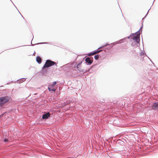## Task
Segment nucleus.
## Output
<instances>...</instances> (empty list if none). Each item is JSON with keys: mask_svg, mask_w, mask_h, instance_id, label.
<instances>
[{"mask_svg": "<svg viewBox=\"0 0 158 158\" xmlns=\"http://www.w3.org/2000/svg\"><path fill=\"white\" fill-rule=\"evenodd\" d=\"M10 99L8 96L0 98V106L2 107L4 105L7 103Z\"/></svg>", "mask_w": 158, "mask_h": 158, "instance_id": "1", "label": "nucleus"}, {"mask_svg": "<svg viewBox=\"0 0 158 158\" xmlns=\"http://www.w3.org/2000/svg\"><path fill=\"white\" fill-rule=\"evenodd\" d=\"M56 63L50 60H47L44 65L43 69H44L47 67H50L52 65H54Z\"/></svg>", "mask_w": 158, "mask_h": 158, "instance_id": "2", "label": "nucleus"}, {"mask_svg": "<svg viewBox=\"0 0 158 158\" xmlns=\"http://www.w3.org/2000/svg\"><path fill=\"white\" fill-rule=\"evenodd\" d=\"M56 84V82L55 81L53 82L52 84H51L48 85V89L49 91H56V89L54 88Z\"/></svg>", "mask_w": 158, "mask_h": 158, "instance_id": "3", "label": "nucleus"}, {"mask_svg": "<svg viewBox=\"0 0 158 158\" xmlns=\"http://www.w3.org/2000/svg\"><path fill=\"white\" fill-rule=\"evenodd\" d=\"M102 51V50H97V51H94L93 52H90V53H89L87 55L88 56H92V55H95L96 54H97V53H99L100 52H101Z\"/></svg>", "mask_w": 158, "mask_h": 158, "instance_id": "4", "label": "nucleus"}, {"mask_svg": "<svg viewBox=\"0 0 158 158\" xmlns=\"http://www.w3.org/2000/svg\"><path fill=\"white\" fill-rule=\"evenodd\" d=\"M50 114L49 112L44 114L42 116V118L43 119H47L50 116Z\"/></svg>", "mask_w": 158, "mask_h": 158, "instance_id": "5", "label": "nucleus"}, {"mask_svg": "<svg viewBox=\"0 0 158 158\" xmlns=\"http://www.w3.org/2000/svg\"><path fill=\"white\" fill-rule=\"evenodd\" d=\"M139 34H137V35L134 37L133 39L135 40L137 43H138L139 42Z\"/></svg>", "mask_w": 158, "mask_h": 158, "instance_id": "6", "label": "nucleus"}, {"mask_svg": "<svg viewBox=\"0 0 158 158\" xmlns=\"http://www.w3.org/2000/svg\"><path fill=\"white\" fill-rule=\"evenodd\" d=\"M85 61L86 62L88 63L89 64H91L93 62V60H91L89 57H87L85 59Z\"/></svg>", "mask_w": 158, "mask_h": 158, "instance_id": "7", "label": "nucleus"}, {"mask_svg": "<svg viewBox=\"0 0 158 158\" xmlns=\"http://www.w3.org/2000/svg\"><path fill=\"white\" fill-rule=\"evenodd\" d=\"M153 110H158V102L155 103L152 106Z\"/></svg>", "mask_w": 158, "mask_h": 158, "instance_id": "8", "label": "nucleus"}, {"mask_svg": "<svg viewBox=\"0 0 158 158\" xmlns=\"http://www.w3.org/2000/svg\"><path fill=\"white\" fill-rule=\"evenodd\" d=\"M81 63H79L77 65V68L78 69V70L80 71H83V69H81Z\"/></svg>", "mask_w": 158, "mask_h": 158, "instance_id": "9", "label": "nucleus"}, {"mask_svg": "<svg viewBox=\"0 0 158 158\" xmlns=\"http://www.w3.org/2000/svg\"><path fill=\"white\" fill-rule=\"evenodd\" d=\"M36 60L39 63H40L41 62V59L40 57L39 56L36 57Z\"/></svg>", "mask_w": 158, "mask_h": 158, "instance_id": "10", "label": "nucleus"}, {"mask_svg": "<svg viewBox=\"0 0 158 158\" xmlns=\"http://www.w3.org/2000/svg\"><path fill=\"white\" fill-rule=\"evenodd\" d=\"M94 58L96 60H98L99 58V55H95Z\"/></svg>", "mask_w": 158, "mask_h": 158, "instance_id": "11", "label": "nucleus"}, {"mask_svg": "<svg viewBox=\"0 0 158 158\" xmlns=\"http://www.w3.org/2000/svg\"><path fill=\"white\" fill-rule=\"evenodd\" d=\"M4 142H7L8 141V139H4Z\"/></svg>", "mask_w": 158, "mask_h": 158, "instance_id": "12", "label": "nucleus"}, {"mask_svg": "<svg viewBox=\"0 0 158 158\" xmlns=\"http://www.w3.org/2000/svg\"><path fill=\"white\" fill-rule=\"evenodd\" d=\"M2 115H3V114H2L1 116H0V117H1V116H2Z\"/></svg>", "mask_w": 158, "mask_h": 158, "instance_id": "13", "label": "nucleus"}]
</instances>
